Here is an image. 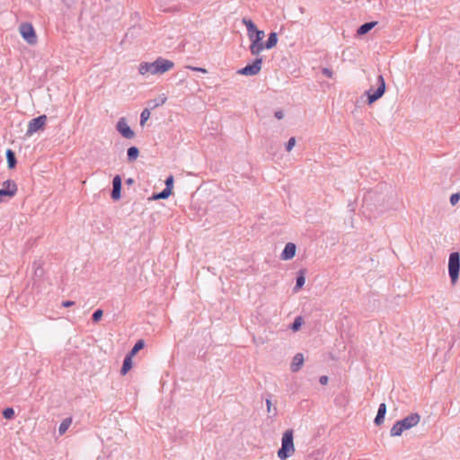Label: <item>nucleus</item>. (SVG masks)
Here are the masks:
<instances>
[{
    "label": "nucleus",
    "instance_id": "f257e3e1",
    "mask_svg": "<svg viewBox=\"0 0 460 460\" xmlns=\"http://www.w3.org/2000/svg\"><path fill=\"white\" fill-rule=\"evenodd\" d=\"M174 66L173 62L158 58L152 63L143 62L139 65L138 71L141 75H161L164 74Z\"/></svg>",
    "mask_w": 460,
    "mask_h": 460
},
{
    "label": "nucleus",
    "instance_id": "f03ea898",
    "mask_svg": "<svg viewBox=\"0 0 460 460\" xmlns=\"http://www.w3.org/2000/svg\"><path fill=\"white\" fill-rule=\"evenodd\" d=\"M420 416L419 413H417V412L411 413L407 417L396 421L394 424V426L390 429V436L391 437L401 436L403 431L408 430V429L417 426L418 423L420 422Z\"/></svg>",
    "mask_w": 460,
    "mask_h": 460
},
{
    "label": "nucleus",
    "instance_id": "7ed1b4c3",
    "mask_svg": "<svg viewBox=\"0 0 460 460\" xmlns=\"http://www.w3.org/2000/svg\"><path fill=\"white\" fill-rule=\"evenodd\" d=\"M294 453V432L292 429H287L281 438V447L278 451V457L280 460H286Z\"/></svg>",
    "mask_w": 460,
    "mask_h": 460
},
{
    "label": "nucleus",
    "instance_id": "20e7f679",
    "mask_svg": "<svg viewBox=\"0 0 460 460\" xmlns=\"http://www.w3.org/2000/svg\"><path fill=\"white\" fill-rule=\"evenodd\" d=\"M460 271V254L458 252H453L448 259V274L451 284L456 285L459 278Z\"/></svg>",
    "mask_w": 460,
    "mask_h": 460
},
{
    "label": "nucleus",
    "instance_id": "39448f33",
    "mask_svg": "<svg viewBox=\"0 0 460 460\" xmlns=\"http://www.w3.org/2000/svg\"><path fill=\"white\" fill-rule=\"evenodd\" d=\"M376 85L377 88L376 91H372V89H369L366 93L367 95V102L368 104H372L378 99H380L385 92V82L383 77V75H379L376 79Z\"/></svg>",
    "mask_w": 460,
    "mask_h": 460
},
{
    "label": "nucleus",
    "instance_id": "423d86ee",
    "mask_svg": "<svg viewBox=\"0 0 460 460\" xmlns=\"http://www.w3.org/2000/svg\"><path fill=\"white\" fill-rule=\"evenodd\" d=\"M19 31L23 40L30 45L37 43V35L33 26L29 22H23L19 27Z\"/></svg>",
    "mask_w": 460,
    "mask_h": 460
},
{
    "label": "nucleus",
    "instance_id": "0eeeda50",
    "mask_svg": "<svg viewBox=\"0 0 460 460\" xmlns=\"http://www.w3.org/2000/svg\"><path fill=\"white\" fill-rule=\"evenodd\" d=\"M48 118L46 115H40L29 121L28 128L26 131L27 137H31L34 133L43 130L47 123Z\"/></svg>",
    "mask_w": 460,
    "mask_h": 460
},
{
    "label": "nucleus",
    "instance_id": "6e6552de",
    "mask_svg": "<svg viewBox=\"0 0 460 460\" xmlns=\"http://www.w3.org/2000/svg\"><path fill=\"white\" fill-rule=\"evenodd\" d=\"M262 58H256L252 64L246 65L244 67L238 70V74L246 76H252L258 75L261 70Z\"/></svg>",
    "mask_w": 460,
    "mask_h": 460
},
{
    "label": "nucleus",
    "instance_id": "1a4fd4ad",
    "mask_svg": "<svg viewBox=\"0 0 460 460\" xmlns=\"http://www.w3.org/2000/svg\"><path fill=\"white\" fill-rule=\"evenodd\" d=\"M17 192V185L13 181L7 180L0 189V203L13 198Z\"/></svg>",
    "mask_w": 460,
    "mask_h": 460
},
{
    "label": "nucleus",
    "instance_id": "9d476101",
    "mask_svg": "<svg viewBox=\"0 0 460 460\" xmlns=\"http://www.w3.org/2000/svg\"><path fill=\"white\" fill-rule=\"evenodd\" d=\"M119 133L127 139L135 137V132L130 128L125 118H120L116 125Z\"/></svg>",
    "mask_w": 460,
    "mask_h": 460
},
{
    "label": "nucleus",
    "instance_id": "9b49d317",
    "mask_svg": "<svg viewBox=\"0 0 460 460\" xmlns=\"http://www.w3.org/2000/svg\"><path fill=\"white\" fill-rule=\"evenodd\" d=\"M264 35V33H259L254 39L250 40L252 41L250 46L252 55L258 56L265 49V43H262Z\"/></svg>",
    "mask_w": 460,
    "mask_h": 460
},
{
    "label": "nucleus",
    "instance_id": "f8f14e48",
    "mask_svg": "<svg viewBox=\"0 0 460 460\" xmlns=\"http://www.w3.org/2000/svg\"><path fill=\"white\" fill-rule=\"evenodd\" d=\"M242 22L245 25L247 29V34L250 40L254 39L255 36H258L259 33H264L263 31H260L257 29L254 22L248 18H243Z\"/></svg>",
    "mask_w": 460,
    "mask_h": 460
},
{
    "label": "nucleus",
    "instance_id": "ddd939ff",
    "mask_svg": "<svg viewBox=\"0 0 460 460\" xmlns=\"http://www.w3.org/2000/svg\"><path fill=\"white\" fill-rule=\"evenodd\" d=\"M111 197L114 200H119L121 197V177L115 175L112 180V190Z\"/></svg>",
    "mask_w": 460,
    "mask_h": 460
},
{
    "label": "nucleus",
    "instance_id": "4468645a",
    "mask_svg": "<svg viewBox=\"0 0 460 460\" xmlns=\"http://www.w3.org/2000/svg\"><path fill=\"white\" fill-rule=\"evenodd\" d=\"M296 247L295 243H288L285 245L284 250L282 251V252L280 254V258L284 261H288V260L293 259L296 255Z\"/></svg>",
    "mask_w": 460,
    "mask_h": 460
},
{
    "label": "nucleus",
    "instance_id": "2eb2a0df",
    "mask_svg": "<svg viewBox=\"0 0 460 460\" xmlns=\"http://www.w3.org/2000/svg\"><path fill=\"white\" fill-rule=\"evenodd\" d=\"M385 413H386V404L385 402H382L378 407L377 414L374 420L376 425L379 426L384 422Z\"/></svg>",
    "mask_w": 460,
    "mask_h": 460
},
{
    "label": "nucleus",
    "instance_id": "dca6fc26",
    "mask_svg": "<svg viewBox=\"0 0 460 460\" xmlns=\"http://www.w3.org/2000/svg\"><path fill=\"white\" fill-rule=\"evenodd\" d=\"M304 363V356L303 354L301 353H297L295 355V357L293 358V361L291 363V371L292 372H297L300 367H302Z\"/></svg>",
    "mask_w": 460,
    "mask_h": 460
},
{
    "label": "nucleus",
    "instance_id": "f3484780",
    "mask_svg": "<svg viewBox=\"0 0 460 460\" xmlns=\"http://www.w3.org/2000/svg\"><path fill=\"white\" fill-rule=\"evenodd\" d=\"M305 270H300L298 271V275H297L296 279V285L294 287V292H297L305 285Z\"/></svg>",
    "mask_w": 460,
    "mask_h": 460
},
{
    "label": "nucleus",
    "instance_id": "a211bd4d",
    "mask_svg": "<svg viewBox=\"0 0 460 460\" xmlns=\"http://www.w3.org/2000/svg\"><path fill=\"white\" fill-rule=\"evenodd\" d=\"M376 22H365L358 27L357 33L358 35L367 34L368 31H370L376 26Z\"/></svg>",
    "mask_w": 460,
    "mask_h": 460
},
{
    "label": "nucleus",
    "instance_id": "6ab92c4d",
    "mask_svg": "<svg viewBox=\"0 0 460 460\" xmlns=\"http://www.w3.org/2000/svg\"><path fill=\"white\" fill-rule=\"evenodd\" d=\"M132 367V357L127 355L123 360V364L120 369L121 375H126Z\"/></svg>",
    "mask_w": 460,
    "mask_h": 460
},
{
    "label": "nucleus",
    "instance_id": "aec40b11",
    "mask_svg": "<svg viewBox=\"0 0 460 460\" xmlns=\"http://www.w3.org/2000/svg\"><path fill=\"white\" fill-rule=\"evenodd\" d=\"M278 42V35L276 32H270L269 34V38L265 42V49H270L277 45Z\"/></svg>",
    "mask_w": 460,
    "mask_h": 460
},
{
    "label": "nucleus",
    "instance_id": "412c9836",
    "mask_svg": "<svg viewBox=\"0 0 460 460\" xmlns=\"http://www.w3.org/2000/svg\"><path fill=\"white\" fill-rule=\"evenodd\" d=\"M139 155V150L137 146H130L128 148L127 156L129 163L134 162Z\"/></svg>",
    "mask_w": 460,
    "mask_h": 460
},
{
    "label": "nucleus",
    "instance_id": "4be33fe9",
    "mask_svg": "<svg viewBox=\"0 0 460 460\" xmlns=\"http://www.w3.org/2000/svg\"><path fill=\"white\" fill-rule=\"evenodd\" d=\"M5 155H6L8 167L10 169L14 168L16 165V163H17L14 152L11 149H7Z\"/></svg>",
    "mask_w": 460,
    "mask_h": 460
},
{
    "label": "nucleus",
    "instance_id": "5701e85b",
    "mask_svg": "<svg viewBox=\"0 0 460 460\" xmlns=\"http://www.w3.org/2000/svg\"><path fill=\"white\" fill-rule=\"evenodd\" d=\"M171 193L172 191H170L169 188H164L161 192L154 194L152 199H165L171 195Z\"/></svg>",
    "mask_w": 460,
    "mask_h": 460
},
{
    "label": "nucleus",
    "instance_id": "b1692460",
    "mask_svg": "<svg viewBox=\"0 0 460 460\" xmlns=\"http://www.w3.org/2000/svg\"><path fill=\"white\" fill-rule=\"evenodd\" d=\"M71 423H72L71 418H66L65 420H63V421L60 423L59 428H58L59 435L65 434L66 431L70 427Z\"/></svg>",
    "mask_w": 460,
    "mask_h": 460
},
{
    "label": "nucleus",
    "instance_id": "393cba45",
    "mask_svg": "<svg viewBox=\"0 0 460 460\" xmlns=\"http://www.w3.org/2000/svg\"><path fill=\"white\" fill-rule=\"evenodd\" d=\"M144 346H145V341L143 340L137 341L128 355H129L131 357L135 356L140 349H142L144 348Z\"/></svg>",
    "mask_w": 460,
    "mask_h": 460
},
{
    "label": "nucleus",
    "instance_id": "a878e982",
    "mask_svg": "<svg viewBox=\"0 0 460 460\" xmlns=\"http://www.w3.org/2000/svg\"><path fill=\"white\" fill-rule=\"evenodd\" d=\"M302 324H303V318L301 316H297L295 319V321L293 322V323L291 324L290 329L293 332H297L300 329Z\"/></svg>",
    "mask_w": 460,
    "mask_h": 460
},
{
    "label": "nucleus",
    "instance_id": "bb28decb",
    "mask_svg": "<svg viewBox=\"0 0 460 460\" xmlns=\"http://www.w3.org/2000/svg\"><path fill=\"white\" fill-rule=\"evenodd\" d=\"M150 118V111L148 109H145L142 111L140 114V125L143 126L147 119Z\"/></svg>",
    "mask_w": 460,
    "mask_h": 460
},
{
    "label": "nucleus",
    "instance_id": "cd10ccee",
    "mask_svg": "<svg viewBox=\"0 0 460 460\" xmlns=\"http://www.w3.org/2000/svg\"><path fill=\"white\" fill-rule=\"evenodd\" d=\"M3 416L6 420H11L14 417V410L11 407L5 408L3 411Z\"/></svg>",
    "mask_w": 460,
    "mask_h": 460
},
{
    "label": "nucleus",
    "instance_id": "c85d7f7f",
    "mask_svg": "<svg viewBox=\"0 0 460 460\" xmlns=\"http://www.w3.org/2000/svg\"><path fill=\"white\" fill-rule=\"evenodd\" d=\"M102 314H103V312L102 309H97L93 312V315H92V320L94 322V323H97L99 322L102 317Z\"/></svg>",
    "mask_w": 460,
    "mask_h": 460
},
{
    "label": "nucleus",
    "instance_id": "c756f323",
    "mask_svg": "<svg viewBox=\"0 0 460 460\" xmlns=\"http://www.w3.org/2000/svg\"><path fill=\"white\" fill-rule=\"evenodd\" d=\"M295 145H296V138L292 137L288 139V143L286 144V150L288 152H290L293 149V147L295 146Z\"/></svg>",
    "mask_w": 460,
    "mask_h": 460
},
{
    "label": "nucleus",
    "instance_id": "7c9ffc66",
    "mask_svg": "<svg viewBox=\"0 0 460 460\" xmlns=\"http://www.w3.org/2000/svg\"><path fill=\"white\" fill-rule=\"evenodd\" d=\"M172 185H173V176H172V175H170V176H169V177H167V179L165 180V188H169V189H170V191H172Z\"/></svg>",
    "mask_w": 460,
    "mask_h": 460
},
{
    "label": "nucleus",
    "instance_id": "2f4dec72",
    "mask_svg": "<svg viewBox=\"0 0 460 460\" xmlns=\"http://www.w3.org/2000/svg\"><path fill=\"white\" fill-rule=\"evenodd\" d=\"M460 199V193H454L450 197V203L456 205Z\"/></svg>",
    "mask_w": 460,
    "mask_h": 460
},
{
    "label": "nucleus",
    "instance_id": "473e14b6",
    "mask_svg": "<svg viewBox=\"0 0 460 460\" xmlns=\"http://www.w3.org/2000/svg\"><path fill=\"white\" fill-rule=\"evenodd\" d=\"M322 73L323 75H325L328 78H332L333 75V72L330 68H327V67L323 68Z\"/></svg>",
    "mask_w": 460,
    "mask_h": 460
},
{
    "label": "nucleus",
    "instance_id": "72a5a7b5",
    "mask_svg": "<svg viewBox=\"0 0 460 460\" xmlns=\"http://www.w3.org/2000/svg\"><path fill=\"white\" fill-rule=\"evenodd\" d=\"M33 268L35 270V273L37 274L38 273V270H42L41 269V263L40 261H34L33 262Z\"/></svg>",
    "mask_w": 460,
    "mask_h": 460
},
{
    "label": "nucleus",
    "instance_id": "f704fd0d",
    "mask_svg": "<svg viewBox=\"0 0 460 460\" xmlns=\"http://www.w3.org/2000/svg\"><path fill=\"white\" fill-rule=\"evenodd\" d=\"M274 116L278 119H281L284 118V112L282 111H275L274 113Z\"/></svg>",
    "mask_w": 460,
    "mask_h": 460
},
{
    "label": "nucleus",
    "instance_id": "c9c22d12",
    "mask_svg": "<svg viewBox=\"0 0 460 460\" xmlns=\"http://www.w3.org/2000/svg\"><path fill=\"white\" fill-rule=\"evenodd\" d=\"M319 382L321 385H326L328 383V376H322L319 379Z\"/></svg>",
    "mask_w": 460,
    "mask_h": 460
},
{
    "label": "nucleus",
    "instance_id": "e433bc0d",
    "mask_svg": "<svg viewBox=\"0 0 460 460\" xmlns=\"http://www.w3.org/2000/svg\"><path fill=\"white\" fill-rule=\"evenodd\" d=\"M75 304L74 301L66 300L62 303V306L64 307H69L72 306Z\"/></svg>",
    "mask_w": 460,
    "mask_h": 460
},
{
    "label": "nucleus",
    "instance_id": "4c0bfd02",
    "mask_svg": "<svg viewBox=\"0 0 460 460\" xmlns=\"http://www.w3.org/2000/svg\"><path fill=\"white\" fill-rule=\"evenodd\" d=\"M266 405H267V411L269 413L271 412V402L270 399H267L266 400Z\"/></svg>",
    "mask_w": 460,
    "mask_h": 460
},
{
    "label": "nucleus",
    "instance_id": "58836bf2",
    "mask_svg": "<svg viewBox=\"0 0 460 460\" xmlns=\"http://www.w3.org/2000/svg\"><path fill=\"white\" fill-rule=\"evenodd\" d=\"M165 101H166V98H165V97H164V98L162 99V101H161V104H164V103L165 102ZM152 102H154V104L151 106V108H155V107H157V106H159V105H160V103H156V102H155L154 101H153Z\"/></svg>",
    "mask_w": 460,
    "mask_h": 460
},
{
    "label": "nucleus",
    "instance_id": "ea45409f",
    "mask_svg": "<svg viewBox=\"0 0 460 460\" xmlns=\"http://www.w3.org/2000/svg\"><path fill=\"white\" fill-rule=\"evenodd\" d=\"M188 68H190V66H188ZM190 69L195 70V71H199L202 73H207V70L205 68H201V67H190Z\"/></svg>",
    "mask_w": 460,
    "mask_h": 460
},
{
    "label": "nucleus",
    "instance_id": "a19ab883",
    "mask_svg": "<svg viewBox=\"0 0 460 460\" xmlns=\"http://www.w3.org/2000/svg\"><path fill=\"white\" fill-rule=\"evenodd\" d=\"M134 183V180L132 178H128L126 180V184L131 185Z\"/></svg>",
    "mask_w": 460,
    "mask_h": 460
},
{
    "label": "nucleus",
    "instance_id": "79ce46f5",
    "mask_svg": "<svg viewBox=\"0 0 460 460\" xmlns=\"http://www.w3.org/2000/svg\"><path fill=\"white\" fill-rule=\"evenodd\" d=\"M273 411H274L273 415H276V411H277L276 408H273Z\"/></svg>",
    "mask_w": 460,
    "mask_h": 460
}]
</instances>
